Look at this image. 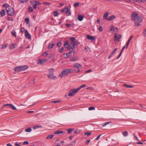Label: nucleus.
Masks as SVG:
<instances>
[{
  "label": "nucleus",
  "mask_w": 146,
  "mask_h": 146,
  "mask_svg": "<svg viewBox=\"0 0 146 146\" xmlns=\"http://www.w3.org/2000/svg\"><path fill=\"white\" fill-rule=\"evenodd\" d=\"M74 72V71L72 69H66L63 70L62 73L59 75V76L62 78L67 76L68 74L72 73Z\"/></svg>",
  "instance_id": "f257e3e1"
},
{
  "label": "nucleus",
  "mask_w": 146,
  "mask_h": 146,
  "mask_svg": "<svg viewBox=\"0 0 146 146\" xmlns=\"http://www.w3.org/2000/svg\"><path fill=\"white\" fill-rule=\"evenodd\" d=\"M131 18L134 21H137L139 22H141L142 21V19L140 17L138 16V14L134 12L132 13Z\"/></svg>",
  "instance_id": "f03ea898"
},
{
  "label": "nucleus",
  "mask_w": 146,
  "mask_h": 146,
  "mask_svg": "<svg viewBox=\"0 0 146 146\" xmlns=\"http://www.w3.org/2000/svg\"><path fill=\"white\" fill-rule=\"evenodd\" d=\"M70 39L71 41V42L69 47H68V46L67 47V48L69 49H70L71 47H75L76 42L75 40L76 38L74 37H70Z\"/></svg>",
  "instance_id": "7ed1b4c3"
},
{
  "label": "nucleus",
  "mask_w": 146,
  "mask_h": 146,
  "mask_svg": "<svg viewBox=\"0 0 146 146\" xmlns=\"http://www.w3.org/2000/svg\"><path fill=\"white\" fill-rule=\"evenodd\" d=\"M78 89L77 88L73 89H71L70 90L69 93L68 94V95L69 97H72L74 96L75 93H77L78 91Z\"/></svg>",
  "instance_id": "20e7f679"
},
{
  "label": "nucleus",
  "mask_w": 146,
  "mask_h": 146,
  "mask_svg": "<svg viewBox=\"0 0 146 146\" xmlns=\"http://www.w3.org/2000/svg\"><path fill=\"white\" fill-rule=\"evenodd\" d=\"M6 11H7V14L9 16H11L13 15L15 12L14 9L11 7L9 8H7Z\"/></svg>",
  "instance_id": "39448f33"
},
{
  "label": "nucleus",
  "mask_w": 146,
  "mask_h": 146,
  "mask_svg": "<svg viewBox=\"0 0 146 146\" xmlns=\"http://www.w3.org/2000/svg\"><path fill=\"white\" fill-rule=\"evenodd\" d=\"M30 3L32 5L33 8L35 9L36 7V6L40 5L41 3L39 1H31Z\"/></svg>",
  "instance_id": "423d86ee"
},
{
  "label": "nucleus",
  "mask_w": 146,
  "mask_h": 146,
  "mask_svg": "<svg viewBox=\"0 0 146 146\" xmlns=\"http://www.w3.org/2000/svg\"><path fill=\"white\" fill-rule=\"evenodd\" d=\"M74 67L75 68H78V70H76L75 72H78L80 71V70L82 68V66L79 64L76 63L74 65Z\"/></svg>",
  "instance_id": "0eeeda50"
},
{
  "label": "nucleus",
  "mask_w": 146,
  "mask_h": 146,
  "mask_svg": "<svg viewBox=\"0 0 146 146\" xmlns=\"http://www.w3.org/2000/svg\"><path fill=\"white\" fill-rule=\"evenodd\" d=\"M48 61L47 59H40L38 60L37 63L39 64H43L46 63Z\"/></svg>",
  "instance_id": "6e6552de"
},
{
  "label": "nucleus",
  "mask_w": 146,
  "mask_h": 146,
  "mask_svg": "<svg viewBox=\"0 0 146 146\" xmlns=\"http://www.w3.org/2000/svg\"><path fill=\"white\" fill-rule=\"evenodd\" d=\"M47 76L48 78L55 80L57 79L56 77L54 76V74H48Z\"/></svg>",
  "instance_id": "1a4fd4ad"
},
{
  "label": "nucleus",
  "mask_w": 146,
  "mask_h": 146,
  "mask_svg": "<svg viewBox=\"0 0 146 146\" xmlns=\"http://www.w3.org/2000/svg\"><path fill=\"white\" fill-rule=\"evenodd\" d=\"M108 12H106L104 14L103 17V19L104 20H107L108 21H110V17L108 18Z\"/></svg>",
  "instance_id": "9d476101"
},
{
  "label": "nucleus",
  "mask_w": 146,
  "mask_h": 146,
  "mask_svg": "<svg viewBox=\"0 0 146 146\" xmlns=\"http://www.w3.org/2000/svg\"><path fill=\"white\" fill-rule=\"evenodd\" d=\"M65 10L66 11V13L67 16L70 15H71V12L70 10L69 9L68 7L67 6L65 7Z\"/></svg>",
  "instance_id": "9b49d317"
},
{
  "label": "nucleus",
  "mask_w": 146,
  "mask_h": 146,
  "mask_svg": "<svg viewBox=\"0 0 146 146\" xmlns=\"http://www.w3.org/2000/svg\"><path fill=\"white\" fill-rule=\"evenodd\" d=\"M110 31L112 32H117L118 31V29L117 28H114L113 25L111 26L110 28Z\"/></svg>",
  "instance_id": "f8f14e48"
},
{
  "label": "nucleus",
  "mask_w": 146,
  "mask_h": 146,
  "mask_svg": "<svg viewBox=\"0 0 146 146\" xmlns=\"http://www.w3.org/2000/svg\"><path fill=\"white\" fill-rule=\"evenodd\" d=\"M25 35L26 38L30 39L31 38V36L30 34L27 30H25Z\"/></svg>",
  "instance_id": "ddd939ff"
},
{
  "label": "nucleus",
  "mask_w": 146,
  "mask_h": 146,
  "mask_svg": "<svg viewBox=\"0 0 146 146\" xmlns=\"http://www.w3.org/2000/svg\"><path fill=\"white\" fill-rule=\"evenodd\" d=\"M74 48L72 47H70L71 50H70L69 53H68V55L69 56H70L72 55V53L74 52L75 50Z\"/></svg>",
  "instance_id": "4468645a"
},
{
  "label": "nucleus",
  "mask_w": 146,
  "mask_h": 146,
  "mask_svg": "<svg viewBox=\"0 0 146 146\" xmlns=\"http://www.w3.org/2000/svg\"><path fill=\"white\" fill-rule=\"evenodd\" d=\"M86 37L88 39L90 40H95L96 38L95 37L89 35H87L86 36Z\"/></svg>",
  "instance_id": "2eb2a0df"
},
{
  "label": "nucleus",
  "mask_w": 146,
  "mask_h": 146,
  "mask_svg": "<svg viewBox=\"0 0 146 146\" xmlns=\"http://www.w3.org/2000/svg\"><path fill=\"white\" fill-rule=\"evenodd\" d=\"M21 71H24L27 69L28 68V66L27 65H24L20 66Z\"/></svg>",
  "instance_id": "dca6fc26"
},
{
  "label": "nucleus",
  "mask_w": 146,
  "mask_h": 146,
  "mask_svg": "<svg viewBox=\"0 0 146 146\" xmlns=\"http://www.w3.org/2000/svg\"><path fill=\"white\" fill-rule=\"evenodd\" d=\"M114 40L116 41H119V38L117 36V34L116 33H115V35L114 36Z\"/></svg>",
  "instance_id": "f3484780"
},
{
  "label": "nucleus",
  "mask_w": 146,
  "mask_h": 146,
  "mask_svg": "<svg viewBox=\"0 0 146 146\" xmlns=\"http://www.w3.org/2000/svg\"><path fill=\"white\" fill-rule=\"evenodd\" d=\"M14 70L15 72H17L22 71L20 66L16 67L15 68Z\"/></svg>",
  "instance_id": "a211bd4d"
},
{
  "label": "nucleus",
  "mask_w": 146,
  "mask_h": 146,
  "mask_svg": "<svg viewBox=\"0 0 146 146\" xmlns=\"http://www.w3.org/2000/svg\"><path fill=\"white\" fill-rule=\"evenodd\" d=\"M84 16L81 15H79L78 16V19L80 21H81L82 20Z\"/></svg>",
  "instance_id": "6ab92c4d"
},
{
  "label": "nucleus",
  "mask_w": 146,
  "mask_h": 146,
  "mask_svg": "<svg viewBox=\"0 0 146 146\" xmlns=\"http://www.w3.org/2000/svg\"><path fill=\"white\" fill-rule=\"evenodd\" d=\"M49 74H54L53 72L54 71V69L53 68H50L48 70Z\"/></svg>",
  "instance_id": "aec40b11"
},
{
  "label": "nucleus",
  "mask_w": 146,
  "mask_h": 146,
  "mask_svg": "<svg viewBox=\"0 0 146 146\" xmlns=\"http://www.w3.org/2000/svg\"><path fill=\"white\" fill-rule=\"evenodd\" d=\"M42 127V126L41 125H37L36 126H34L33 127V129H35L37 128H41Z\"/></svg>",
  "instance_id": "412c9836"
},
{
  "label": "nucleus",
  "mask_w": 146,
  "mask_h": 146,
  "mask_svg": "<svg viewBox=\"0 0 146 146\" xmlns=\"http://www.w3.org/2000/svg\"><path fill=\"white\" fill-rule=\"evenodd\" d=\"M123 86L124 87H125L126 88H132L133 87V86H131V85H128L127 84H124L123 85Z\"/></svg>",
  "instance_id": "4be33fe9"
},
{
  "label": "nucleus",
  "mask_w": 146,
  "mask_h": 146,
  "mask_svg": "<svg viewBox=\"0 0 146 146\" xmlns=\"http://www.w3.org/2000/svg\"><path fill=\"white\" fill-rule=\"evenodd\" d=\"M125 46H124L123 48H122L121 50V51L119 54V56H118V57L117 58V59H118L119 58V57L120 56H121V54H122V52L123 51V50H124L125 48Z\"/></svg>",
  "instance_id": "5701e85b"
},
{
  "label": "nucleus",
  "mask_w": 146,
  "mask_h": 146,
  "mask_svg": "<svg viewBox=\"0 0 146 146\" xmlns=\"http://www.w3.org/2000/svg\"><path fill=\"white\" fill-rule=\"evenodd\" d=\"M63 133V132L61 130H58L54 132L55 134H58Z\"/></svg>",
  "instance_id": "b1692460"
},
{
  "label": "nucleus",
  "mask_w": 146,
  "mask_h": 146,
  "mask_svg": "<svg viewBox=\"0 0 146 146\" xmlns=\"http://www.w3.org/2000/svg\"><path fill=\"white\" fill-rule=\"evenodd\" d=\"M54 45V44L53 43L49 44L48 45V48L50 50L52 49L53 47V46Z\"/></svg>",
  "instance_id": "393cba45"
},
{
  "label": "nucleus",
  "mask_w": 146,
  "mask_h": 146,
  "mask_svg": "<svg viewBox=\"0 0 146 146\" xmlns=\"http://www.w3.org/2000/svg\"><path fill=\"white\" fill-rule=\"evenodd\" d=\"M32 131L31 127H30L26 129L25 130V131L27 132H30Z\"/></svg>",
  "instance_id": "a878e982"
},
{
  "label": "nucleus",
  "mask_w": 146,
  "mask_h": 146,
  "mask_svg": "<svg viewBox=\"0 0 146 146\" xmlns=\"http://www.w3.org/2000/svg\"><path fill=\"white\" fill-rule=\"evenodd\" d=\"M18 1L20 3H24L27 2L28 0H18Z\"/></svg>",
  "instance_id": "bb28decb"
},
{
  "label": "nucleus",
  "mask_w": 146,
  "mask_h": 146,
  "mask_svg": "<svg viewBox=\"0 0 146 146\" xmlns=\"http://www.w3.org/2000/svg\"><path fill=\"white\" fill-rule=\"evenodd\" d=\"M123 135L125 137H126L128 135V134L127 132L126 131L123 132H122Z\"/></svg>",
  "instance_id": "cd10ccee"
},
{
  "label": "nucleus",
  "mask_w": 146,
  "mask_h": 146,
  "mask_svg": "<svg viewBox=\"0 0 146 146\" xmlns=\"http://www.w3.org/2000/svg\"><path fill=\"white\" fill-rule=\"evenodd\" d=\"M53 136L54 135H48L46 137V139H50L53 137Z\"/></svg>",
  "instance_id": "c85d7f7f"
},
{
  "label": "nucleus",
  "mask_w": 146,
  "mask_h": 146,
  "mask_svg": "<svg viewBox=\"0 0 146 146\" xmlns=\"http://www.w3.org/2000/svg\"><path fill=\"white\" fill-rule=\"evenodd\" d=\"M10 107L13 110H17L16 108L12 104H11Z\"/></svg>",
  "instance_id": "c756f323"
},
{
  "label": "nucleus",
  "mask_w": 146,
  "mask_h": 146,
  "mask_svg": "<svg viewBox=\"0 0 146 146\" xmlns=\"http://www.w3.org/2000/svg\"><path fill=\"white\" fill-rule=\"evenodd\" d=\"M1 14L3 16H4L5 15V12L4 10L3 9L1 11Z\"/></svg>",
  "instance_id": "7c9ffc66"
},
{
  "label": "nucleus",
  "mask_w": 146,
  "mask_h": 146,
  "mask_svg": "<svg viewBox=\"0 0 146 146\" xmlns=\"http://www.w3.org/2000/svg\"><path fill=\"white\" fill-rule=\"evenodd\" d=\"M86 86V85L85 84H83V85H82L81 86H80L79 87H78V88H77V89H78V90H79L81 88H83L84 87H85V86Z\"/></svg>",
  "instance_id": "2f4dec72"
},
{
  "label": "nucleus",
  "mask_w": 146,
  "mask_h": 146,
  "mask_svg": "<svg viewBox=\"0 0 146 146\" xmlns=\"http://www.w3.org/2000/svg\"><path fill=\"white\" fill-rule=\"evenodd\" d=\"M117 48H115L113 50V52H112L111 54L110 55V57H111L116 52V51L117 50Z\"/></svg>",
  "instance_id": "473e14b6"
},
{
  "label": "nucleus",
  "mask_w": 146,
  "mask_h": 146,
  "mask_svg": "<svg viewBox=\"0 0 146 146\" xmlns=\"http://www.w3.org/2000/svg\"><path fill=\"white\" fill-rule=\"evenodd\" d=\"M74 129H67V131L68 133H72V131H74Z\"/></svg>",
  "instance_id": "72a5a7b5"
},
{
  "label": "nucleus",
  "mask_w": 146,
  "mask_h": 146,
  "mask_svg": "<svg viewBox=\"0 0 146 146\" xmlns=\"http://www.w3.org/2000/svg\"><path fill=\"white\" fill-rule=\"evenodd\" d=\"M11 33L12 35L15 37L16 36V34L15 31L14 30H13L11 32Z\"/></svg>",
  "instance_id": "f704fd0d"
},
{
  "label": "nucleus",
  "mask_w": 146,
  "mask_h": 146,
  "mask_svg": "<svg viewBox=\"0 0 146 146\" xmlns=\"http://www.w3.org/2000/svg\"><path fill=\"white\" fill-rule=\"evenodd\" d=\"M115 18L116 17L114 15H112L111 16H110V21L115 19Z\"/></svg>",
  "instance_id": "c9c22d12"
},
{
  "label": "nucleus",
  "mask_w": 146,
  "mask_h": 146,
  "mask_svg": "<svg viewBox=\"0 0 146 146\" xmlns=\"http://www.w3.org/2000/svg\"><path fill=\"white\" fill-rule=\"evenodd\" d=\"M75 143L76 141H73L71 143L69 144L68 145V146H73V145L75 144Z\"/></svg>",
  "instance_id": "e433bc0d"
},
{
  "label": "nucleus",
  "mask_w": 146,
  "mask_h": 146,
  "mask_svg": "<svg viewBox=\"0 0 146 146\" xmlns=\"http://www.w3.org/2000/svg\"><path fill=\"white\" fill-rule=\"evenodd\" d=\"M29 18H27L25 19V23H27V24H29Z\"/></svg>",
  "instance_id": "4c0bfd02"
},
{
  "label": "nucleus",
  "mask_w": 146,
  "mask_h": 146,
  "mask_svg": "<svg viewBox=\"0 0 146 146\" xmlns=\"http://www.w3.org/2000/svg\"><path fill=\"white\" fill-rule=\"evenodd\" d=\"M28 11L29 12H31L33 11V8L32 7H30L28 9Z\"/></svg>",
  "instance_id": "58836bf2"
},
{
  "label": "nucleus",
  "mask_w": 146,
  "mask_h": 146,
  "mask_svg": "<svg viewBox=\"0 0 146 146\" xmlns=\"http://www.w3.org/2000/svg\"><path fill=\"white\" fill-rule=\"evenodd\" d=\"M109 123H110V122H108L104 123L103 124H102V127H104V126H106L107 124H108Z\"/></svg>",
  "instance_id": "ea45409f"
},
{
  "label": "nucleus",
  "mask_w": 146,
  "mask_h": 146,
  "mask_svg": "<svg viewBox=\"0 0 146 146\" xmlns=\"http://www.w3.org/2000/svg\"><path fill=\"white\" fill-rule=\"evenodd\" d=\"M3 6L5 7H6V10H7V8H9L10 7H10L8 4H5L3 5Z\"/></svg>",
  "instance_id": "a19ab883"
},
{
  "label": "nucleus",
  "mask_w": 146,
  "mask_h": 146,
  "mask_svg": "<svg viewBox=\"0 0 146 146\" xmlns=\"http://www.w3.org/2000/svg\"><path fill=\"white\" fill-rule=\"evenodd\" d=\"M88 110H94L95 108L94 107H90L88 108Z\"/></svg>",
  "instance_id": "79ce46f5"
},
{
  "label": "nucleus",
  "mask_w": 146,
  "mask_h": 146,
  "mask_svg": "<svg viewBox=\"0 0 146 146\" xmlns=\"http://www.w3.org/2000/svg\"><path fill=\"white\" fill-rule=\"evenodd\" d=\"M79 3L78 2H76L74 3V7H77L79 5Z\"/></svg>",
  "instance_id": "37998d69"
},
{
  "label": "nucleus",
  "mask_w": 146,
  "mask_h": 146,
  "mask_svg": "<svg viewBox=\"0 0 146 146\" xmlns=\"http://www.w3.org/2000/svg\"><path fill=\"white\" fill-rule=\"evenodd\" d=\"M139 23V22L137 23V22H135V24H134L135 26H140V25Z\"/></svg>",
  "instance_id": "c03bdc74"
},
{
  "label": "nucleus",
  "mask_w": 146,
  "mask_h": 146,
  "mask_svg": "<svg viewBox=\"0 0 146 146\" xmlns=\"http://www.w3.org/2000/svg\"><path fill=\"white\" fill-rule=\"evenodd\" d=\"M92 134V133L91 132H85L84 133V134L86 135H87L88 136H90V135Z\"/></svg>",
  "instance_id": "a18cd8bd"
},
{
  "label": "nucleus",
  "mask_w": 146,
  "mask_h": 146,
  "mask_svg": "<svg viewBox=\"0 0 146 146\" xmlns=\"http://www.w3.org/2000/svg\"><path fill=\"white\" fill-rule=\"evenodd\" d=\"M15 47V45L14 44H12L10 46V48L11 49H13Z\"/></svg>",
  "instance_id": "49530a36"
},
{
  "label": "nucleus",
  "mask_w": 146,
  "mask_h": 146,
  "mask_svg": "<svg viewBox=\"0 0 146 146\" xmlns=\"http://www.w3.org/2000/svg\"><path fill=\"white\" fill-rule=\"evenodd\" d=\"M54 15L55 17H56V16H58V12L57 11H56L54 13Z\"/></svg>",
  "instance_id": "de8ad7c7"
},
{
  "label": "nucleus",
  "mask_w": 146,
  "mask_h": 146,
  "mask_svg": "<svg viewBox=\"0 0 146 146\" xmlns=\"http://www.w3.org/2000/svg\"><path fill=\"white\" fill-rule=\"evenodd\" d=\"M68 45V41H65V42H64V46H66V45Z\"/></svg>",
  "instance_id": "09e8293b"
},
{
  "label": "nucleus",
  "mask_w": 146,
  "mask_h": 146,
  "mask_svg": "<svg viewBox=\"0 0 146 146\" xmlns=\"http://www.w3.org/2000/svg\"><path fill=\"white\" fill-rule=\"evenodd\" d=\"M143 33L144 36L146 37V29L143 31Z\"/></svg>",
  "instance_id": "8fccbe9b"
},
{
  "label": "nucleus",
  "mask_w": 146,
  "mask_h": 146,
  "mask_svg": "<svg viewBox=\"0 0 146 146\" xmlns=\"http://www.w3.org/2000/svg\"><path fill=\"white\" fill-rule=\"evenodd\" d=\"M29 143V142L27 141H25L23 143V144L24 145H27Z\"/></svg>",
  "instance_id": "3c124183"
},
{
  "label": "nucleus",
  "mask_w": 146,
  "mask_h": 146,
  "mask_svg": "<svg viewBox=\"0 0 146 146\" xmlns=\"http://www.w3.org/2000/svg\"><path fill=\"white\" fill-rule=\"evenodd\" d=\"M61 42H59L57 43V46H58L60 47L61 46Z\"/></svg>",
  "instance_id": "603ef678"
},
{
  "label": "nucleus",
  "mask_w": 146,
  "mask_h": 146,
  "mask_svg": "<svg viewBox=\"0 0 146 146\" xmlns=\"http://www.w3.org/2000/svg\"><path fill=\"white\" fill-rule=\"evenodd\" d=\"M63 48L62 47L59 50V52L60 53H62L63 52Z\"/></svg>",
  "instance_id": "864d4df0"
},
{
  "label": "nucleus",
  "mask_w": 146,
  "mask_h": 146,
  "mask_svg": "<svg viewBox=\"0 0 146 146\" xmlns=\"http://www.w3.org/2000/svg\"><path fill=\"white\" fill-rule=\"evenodd\" d=\"M51 102V103H59L60 102V101L59 100L54 101H52Z\"/></svg>",
  "instance_id": "5fc2aeb1"
},
{
  "label": "nucleus",
  "mask_w": 146,
  "mask_h": 146,
  "mask_svg": "<svg viewBox=\"0 0 146 146\" xmlns=\"http://www.w3.org/2000/svg\"><path fill=\"white\" fill-rule=\"evenodd\" d=\"M44 5H48L51 4V3H49L47 2H45L44 3Z\"/></svg>",
  "instance_id": "6e6d98bb"
},
{
  "label": "nucleus",
  "mask_w": 146,
  "mask_h": 146,
  "mask_svg": "<svg viewBox=\"0 0 146 146\" xmlns=\"http://www.w3.org/2000/svg\"><path fill=\"white\" fill-rule=\"evenodd\" d=\"M64 57L65 58H67L68 56V54L67 53H64Z\"/></svg>",
  "instance_id": "4d7b16f0"
},
{
  "label": "nucleus",
  "mask_w": 146,
  "mask_h": 146,
  "mask_svg": "<svg viewBox=\"0 0 146 146\" xmlns=\"http://www.w3.org/2000/svg\"><path fill=\"white\" fill-rule=\"evenodd\" d=\"M99 30L100 32H101L102 31V27L101 26H100L99 28Z\"/></svg>",
  "instance_id": "13d9d810"
},
{
  "label": "nucleus",
  "mask_w": 146,
  "mask_h": 146,
  "mask_svg": "<svg viewBox=\"0 0 146 146\" xmlns=\"http://www.w3.org/2000/svg\"><path fill=\"white\" fill-rule=\"evenodd\" d=\"M7 46V44H4V45H3L2 47H1V48L3 49L4 48H6Z\"/></svg>",
  "instance_id": "bf43d9fd"
},
{
  "label": "nucleus",
  "mask_w": 146,
  "mask_h": 146,
  "mask_svg": "<svg viewBox=\"0 0 146 146\" xmlns=\"http://www.w3.org/2000/svg\"><path fill=\"white\" fill-rule=\"evenodd\" d=\"M76 58L75 57H73V58H72L71 59V61H74L76 60Z\"/></svg>",
  "instance_id": "052dcab7"
},
{
  "label": "nucleus",
  "mask_w": 146,
  "mask_h": 146,
  "mask_svg": "<svg viewBox=\"0 0 146 146\" xmlns=\"http://www.w3.org/2000/svg\"><path fill=\"white\" fill-rule=\"evenodd\" d=\"M129 42H130V41H127V43L126 44V49H127V47H128V46L129 44Z\"/></svg>",
  "instance_id": "680f3d73"
},
{
  "label": "nucleus",
  "mask_w": 146,
  "mask_h": 146,
  "mask_svg": "<svg viewBox=\"0 0 146 146\" xmlns=\"http://www.w3.org/2000/svg\"><path fill=\"white\" fill-rule=\"evenodd\" d=\"M102 135V134H101V135H98L96 138V140H98L99 139L100 137Z\"/></svg>",
  "instance_id": "e2e57ef3"
},
{
  "label": "nucleus",
  "mask_w": 146,
  "mask_h": 146,
  "mask_svg": "<svg viewBox=\"0 0 146 146\" xmlns=\"http://www.w3.org/2000/svg\"><path fill=\"white\" fill-rule=\"evenodd\" d=\"M11 104H4L3 106H9L10 107V106L11 105Z\"/></svg>",
  "instance_id": "0e129e2a"
},
{
  "label": "nucleus",
  "mask_w": 146,
  "mask_h": 146,
  "mask_svg": "<svg viewBox=\"0 0 146 146\" xmlns=\"http://www.w3.org/2000/svg\"><path fill=\"white\" fill-rule=\"evenodd\" d=\"M66 25L67 27H70V26H71V25L70 24H68V23H66Z\"/></svg>",
  "instance_id": "69168bd1"
},
{
  "label": "nucleus",
  "mask_w": 146,
  "mask_h": 146,
  "mask_svg": "<svg viewBox=\"0 0 146 146\" xmlns=\"http://www.w3.org/2000/svg\"><path fill=\"white\" fill-rule=\"evenodd\" d=\"M79 133V131L78 130H76L74 132V133L76 134V133Z\"/></svg>",
  "instance_id": "338daca9"
},
{
  "label": "nucleus",
  "mask_w": 146,
  "mask_h": 146,
  "mask_svg": "<svg viewBox=\"0 0 146 146\" xmlns=\"http://www.w3.org/2000/svg\"><path fill=\"white\" fill-rule=\"evenodd\" d=\"M87 89L88 90H93V88L92 87H89L88 88H87Z\"/></svg>",
  "instance_id": "774afa93"
}]
</instances>
